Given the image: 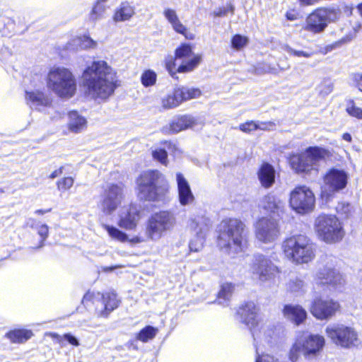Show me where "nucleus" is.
Segmentation results:
<instances>
[{"instance_id":"nucleus-1","label":"nucleus","mask_w":362,"mask_h":362,"mask_svg":"<svg viewBox=\"0 0 362 362\" xmlns=\"http://www.w3.org/2000/svg\"><path fill=\"white\" fill-rule=\"evenodd\" d=\"M81 81L85 96L94 100H106L118 86L116 73L105 61L87 66Z\"/></svg>"},{"instance_id":"nucleus-2","label":"nucleus","mask_w":362,"mask_h":362,"mask_svg":"<svg viewBox=\"0 0 362 362\" xmlns=\"http://www.w3.org/2000/svg\"><path fill=\"white\" fill-rule=\"evenodd\" d=\"M218 246L222 251L235 255L243 250L247 232L242 221L223 219L218 226Z\"/></svg>"},{"instance_id":"nucleus-3","label":"nucleus","mask_w":362,"mask_h":362,"mask_svg":"<svg viewBox=\"0 0 362 362\" xmlns=\"http://www.w3.org/2000/svg\"><path fill=\"white\" fill-rule=\"evenodd\" d=\"M136 183L138 197L144 201H160L168 191V185L164 176L156 170L143 172L137 177Z\"/></svg>"},{"instance_id":"nucleus-4","label":"nucleus","mask_w":362,"mask_h":362,"mask_svg":"<svg viewBox=\"0 0 362 362\" xmlns=\"http://www.w3.org/2000/svg\"><path fill=\"white\" fill-rule=\"evenodd\" d=\"M282 248L285 255L296 264L308 263L315 257L313 245L305 235H296L286 239Z\"/></svg>"},{"instance_id":"nucleus-5","label":"nucleus","mask_w":362,"mask_h":362,"mask_svg":"<svg viewBox=\"0 0 362 362\" xmlns=\"http://www.w3.org/2000/svg\"><path fill=\"white\" fill-rule=\"evenodd\" d=\"M326 150L318 146H310L300 153H293L289 157L291 168L298 174L317 170L318 163L325 158Z\"/></svg>"},{"instance_id":"nucleus-6","label":"nucleus","mask_w":362,"mask_h":362,"mask_svg":"<svg viewBox=\"0 0 362 362\" xmlns=\"http://www.w3.org/2000/svg\"><path fill=\"white\" fill-rule=\"evenodd\" d=\"M192 54V49L189 45L182 44L175 49V59L166 60L165 66L170 76L177 78V73H187L194 70L201 62L202 57L196 55L192 59L185 61V59Z\"/></svg>"},{"instance_id":"nucleus-7","label":"nucleus","mask_w":362,"mask_h":362,"mask_svg":"<svg viewBox=\"0 0 362 362\" xmlns=\"http://www.w3.org/2000/svg\"><path fill=\"white\" fill-rule=\"evenodd\" d=\"M47 84L60 97H71L76 90L72 74L64 68H57L51 71L48 75Z\"/></svg>"},{"instance_id":"nucleus-8","label":"nucleus","mask_w":362,"mask_h":362,"mask_svg":"<svg viewBox=\"0 0 362 362\" xmlns=\"http://www.w3.org/2000/svg\"><path fill=\"white\" fill-rule=\"evenodd\" d=\"M315 227L319 237L327 243L338 242L344 235L342 226L335 216H319L315 220Z\"/></svg>"},{"instance_id":"nucleus-9","label":"nucleus","mask_w":362,"mask_h":362,"mask_svg":"<svg viewBox=\"0 0 362 362\" xmlns=\"http://www.w3.org/2000/svg\"><path fill=\"white\" fill-rule=\"evenodd\" d=\"M175 224V215L168 211L155 213L148 218L146 235L152 240H159L163 234L171 230Z\"/></svg>"},{"instance_id":"nucleus-10","label":"nucleus","mask_w":362,"mask_h":362,"mask_svg":"<svg viewBox=\"0 0 362 362\" xmlns=\"http://www.w3.org/2000/svg\"><path fill=\"white\" fill-rule=\"evenodd\" d=\"M325 339L318 334H310L303 339H298L290 350V359L295 362L303 354L307 358L317 355L325 346Z\"/></svg>"},{"instance_id":"nucleus-11","label":"nucleus","mask_w":362,"mask_h":362,"mask_svg":"<svg viewBox=\"0 0 362 362\" xmlns=\"http://www.w3.org/2000/svg\"><path fill=\"white\" fill-rule=\"evenodd\" d=\"M325 332L335 344L342 348L350 349L360 344L358 333L353 327L344 325H333L327 326Z\"/></svg>"},{"instance_id":"nucleus-12","label":"nucleus","mask_w":362,"mask_h":362,"mask_svg":"<svg viewBox=\"0 0 362 362\" xmlns=\"http://www.w3.org/2000/svg\"><path fill=\"white\" fill-rule=\"evenodd\" d=\"M124 197L122 184H108L101 194L100 207L103 213L110 216L120 206Z\"/></svg>"},{"instance_id":"nucleus-13","label":"nucleus","mask_w":362,"mask_h":362,"mask_svg":"<svg viewBox=\"0 0 362 362\" xmlns=\"http://www.w3.org/2000/svg\"><path fill=\"white\" fill-rule=\"evenodd\" d=\"M315 202L314 194L305 186L296 187L290 194V206L298 214H305L313 211Z\"/></svg>"},{"instance_id":"nucleus-14","label":"nucleus","mask_w":362,"mask_h":362,"mask_svg":"<svg viewBox=\"0 0 362 362\" xmlns=\"http://www.w3.org/2000/svg\"><path fill=\"white\" fill-rule=\"evenodd\" d=\"M250 270L261 281L270 280L278 272V268L269 258L262 254L253 256Z\"/></svg>"},{"instance_id":"nucleus-15","label":"nucleus","mask_w":362,"mask_h":362,"mask_svg":"<svg viewBox=\"0 0 362 362\" xmlns=\"http://www.w3.org/2000/svg\"><path fill=\"white\" fill-rule=\"evenodd\" d=\"M201 95L198 88L185 86L177 87L174 89L172 94L168 95L162 99V106L165 109H171L177 107L183 101L197 98Z\"/></svg>"},{"instance_id":"nucleus-16","label":"nucleus","mask_w":362,"mask_h":362,"mask_svg":"<svg viewBox=\"0 0 362 362\" xmlns=\"http://www.w3.org/2000/svg\"><path fill=\"white\" fill-rule=\"evenodd\" d=\"M190 227L196 236L190 240L189 248L191 252H198L203 247L205 237L211 227L210 221L205 217H197L192 221Z\"/></svg>"},{"instance_id":"nucleus-17","label":"nucleus","mask_w":362,"mask_h":362,"mask_svg":"<svg viewBox=\"0 0 362 362\" xmlns=\"http://www.w3.org/2000/svg\"><path fill=\"white\" fill-rule=\"evenodd\" d=\"M349 175L344 170L330 169L324 177L325 191L339 192L347 185Z\"/></svg>"},{"instance_id":"nucleus-18","label":"nucleus","mask_w":362,"mask_h":362,"mask_svg":"<svg viewBox=\"0 0 362 362\" xmlns=\"http://www.w3.org/2000/svg\"><path fill=\"white\" fill-rule=\"evenodd\" d=\"M279 235V228L274 219L262 218L256 225L257 238L263 243H272Z\"/></svg>"},{"instance_id":"nucleus-19","label":"nucleus","mask_w":362,"mask_h":362,"mask_svg":"<svg viewBox=\"0 0 362 362\" xmlns=\"http://www.w3.org/2000/svg\"><path fill=\"white\" fill-rule=\"evenodd\" d=\"M339 307L338 303L333 300L316 298L312 303L310 312L317 319L325 320L333 316Z\"/></svg>"},{"instance_id":"nucleus-20","label":"nucleus","mask_w":362,"mask_h":362,"mask_svg":"<svg viewBox=\"0 0 362 362\" xmlns=\"http://www.w3.org/2000/svg\"><path fill=\"white\" fill-rule=\"evenodd\" d=\"M316 279L319 284H327L333 287L341 286L344 283V279L340 273L334 268L332 264L328 263L320 267L316 273Z\"/></svg>"},{"instance_id":"nucleus-21","label":"nucleus","mask_w":362,"mask_h":362,"mask_svg":"<svg viewBox=\"0 0 362 362\" xmlns=\"http://www.w3.org/2000/svg\"><path fill=\"white\" fill-rule=\"evenodd\" d=\"M140 218V213L137 206L131 204L120 215L119 226L127 230L134 228Z\"/></svg>"},{"instance_id":"nucleus-22","label":"nucleus","mask_w":362,"mask_h":362,"mask_svg":"<svg viewBox=\"0 0 362 362\" xmlns=\"http://www.w3.org/2000/svg\"><path fill=\"white\" fill-rule=\"evenodd\" d=\"M176 181L180 203L182 206L191 204L194 201V197L188 181L181 173L176 174Z\"/></svg>"},{"instance_id":"nucleus-23","label":"nucleus","mask_w":362,"mask_h":362,"mask_svg":"<svg viewBox=\"0 0 362 362\" xmlns=\"http://www.w3.org/2000/svg\"><path fill=\"white\" fill-rule=\"evenodd\" d=\"M338 14L334 9L319 8L312 13L307 19V23L332 22L337 19Z\"/></svg>"},{"instance_id":"nucleus-24","label":"nucleus","mask_w":362,"mask_h":362,"mask_svg":"<svg viewBox=\"0 0 362 362\" xmlns=\"http://www.w3.org/2000/svg\"><path fill=\"white\" fill-rule=\"evenodd\" d=\"M196 124V120L192 116L183 115L175 119L170 124L169 127L164 128L165 132L171 134H177L182 130L192 127Z\"/></svg>"},{"instance_id":"nucleus-25","label":"nucleus","mask_w":362,"mask_h":362,"mask_svg":"<svg viewBox=\"0 0 362 362\" xmlns=\"http://www.w3.org/2000/svg\"><path fill=\"white\" fill-rule=\"evenodd\" d=\"M25 100L30 108L38 110L50 104L48 97L41 91H25Z\"/></svg>"},{"instance_id":"nucleus-26","label":"nucleus","mask_w":362,"mask_h":362,"mask_svg":"<svg viewBox=\"0 0 362 362\" xmlns=\"http://www.w3.org/2000/svg\"><path fill=\"white\" fill-rule=\"evenodd\" d=\"M283 313L285 317L297 325L302 323L307 317V313L305 309L298 305H286Z\"/></svg>"},{"instance_id":"nucleus-27","label":"nucleus","mask_w":362,"mask_h":362,"mask_svg":"<svg viewBox=\"0 0 362 362\" xmlns=\"http://www.w3.org/2000/svg\"><path fill=\"white\" fill-rule=\"evenodd\" d=\"M258 179L264 188L271 187L275 182L276 171L274 168L268 163H263L258 170Z\"/></svg>"},{"instance_id":"nucleus-28","label":"nucleus","mask_w":362,"mask_h":362,"mask_svg":"<svg viewBox=\"0 0 362 362\" xmlns=\"http://www.w3.org/2000/svg\"><path fill=\"white\" fill-rule=\"evenodd\" d=\"M263 207L268 212L280 216L284 208V203L274 195L269 194L263 199Z\"/></svg>"},{"instance_id":"nucleus-29","label":"nucleus","mask_w":362,"mask_h":362,"mask_svg":"<svg viewBox=\"0 0 362 362\" xmlns=\"http://www.w3.org/2000/svg\"><path fill=\"white\" fill-rule=\"evenodd\" d=\"M307 283L303 276L291 277L287 283V290L296 296L303 295L307 291Z\"/></svg>"},{"instance_id":"nucleus-30","label":"nucleus","mask_w":362,"mask_h":362,"mask_svg":"<svg viewBox=\"0 0 362 362\" xmlns=\"http://www.w3.org/2000/svg\"><path fill=\"white\" fill-rule=\"evenodd\" d=\"M234 291V285L230 283H226L221 285V289L218 293L216 302L223 306H228L232 294Z\"/></svg>"},{"instance_id":"nucleus-31","label":"nucleus","mask_w":362,"mask_h":362,"mask_svg":"<svg viewBox=\"0 0 362 362\" xmlns=\"http://www.w3.org/2000/svg\"><path fill=\"white\" fill-rule=\"evenodd\" d=\"M104 303V311L102 312L103 316L107 317L113 310L119 305V300L117 299V295L115 292H107L102 295Z\"/></svg>"},{"instance_id":"nucleus-32","label":"nucleus","mask_w":362,"mask_h":362,"mask_svg":"<svg viewBox=\"0 0 362 362\" xmlns=\"http://www.w3.org/2000/svg\"><path fill=\"white\" fill-rule=\"evenodd\" d=\"M361 28V24H355V26H353L352 24L349 23L344 24V26L340 29L342 33L346 31L348 32V33L346 34L344 37H341V39L337 42L334 45H332L330 46V49H334L337 45H339L351 41L356 36V34L359 31Z\"/></svg>"},{"instance_id":"nucleus-33","label":"nucleus","mask_w":362,"mask_h":362,"mask_svg":"<svg viewBox=\"0 0 362 362\" xmlns=\"http://www.w3.org/2000/svg\"><path fill=\"white\" fill-rule=\"evenodd\" d=\"M109 8L110 6L107 5V0H97L90 14L91 20L100 21L103 19Z\"/></svg>"},{"instance_id":"nucleus-34","label":"nucleus","mask_w":362,"mask_h":362,"mask_svg":"<svg viewBox=\"0 0 362 362\" xmlns=\"http://www.w3.org/2000/svg\"><path fill=\"white\" fill-rule=\"evenodd\" d=\"M69 129L71 132L74 133H78L86 127V119L80 116L77 112H70L69 114Z\"/></svg>"},{"instance_id":"nucleus-35","label":"nucleus","mask_w":362,"mask_h":362,"mask_svg":"<svg viewBox=\"0 0 362 362\" xmlns=\"http://www.w3.org/2000/svg\"><path fill=\"white\" fill-rule=\"evenodd\" d=\"M33 333L28 329H15L6 334V337L13 343H23L28 340Z\"/></svg>"},{"instance_id":"nucleus-36","label":"nucleus","mask_w":362,"mask_h":362,"mask_svg":"<svg viewBox=\"0 0 362 362\" xmlns=\"http://www.w3.org/2000/svg\"><path fill=\"white\" fill-rule=\"evenodd\" d=\"M133 8L127 3H122L119 9H117L114 15L115 21H126L134 14Z\"/></svg>"},{"instance_id":"nucleus-37","label":"nucleus","mask_w":362,"mask_h":362,"mask_svg":"<svg viewBox=\"0 0 362 362\" xmlns=\"http://www.w3.org/2000/svg\"><path fill=\"white\" fill-rule=\"evenodd\" d=\"M72 43L73 45L78 47L81 49L93 48L96 46V42L86 35L74 38Z\"/></svg>"},{"instance_id":"nucleus-38","label":"nucleus","mask_w":362,"mask_h":362,"mask_svg":"<svg viewBox=\"0 0 362 362\" xmlns=\"http://www.w3.org/2000/svg\"><path fill=\"white\" fill-rule=\"evenodd\" d=\"M103 228L106 230L108 235L113 239L119 240L120 242H125L128 239L127 235L122 232V230H119L115 226L107 225V224H102Z\"/></svg>"},{"instance_id":"nucleus-39","label":"nucleus","mask_w":362,"mask_h":362,"mask_svg":"<svg viewBox=\"0 0 362 362\" xmlns=\"http://www.w3.org/2000/svg\"><path fill=\"white\" fill-rule=\"evenodd\" d=\"M157 333V329L148 325L143 328L138 334L137 339L143 342H147L148 340L155 337Z\"/></svg>"},{"instance_id":"nucleus-40","label":"nucleus","mask_w":362,"mask_h":362,"mask_svg":"<svg viewBox=\"0 0 362 362\" xmlns=\"http://www.w3.org/2000/svg\"><path fill=\"white\" fill-rule=\"evenodd\" d=\"M248 42V37L240 34L234 35L230 40L231 47L236 51L241 50L247 45Z\"/></svg>"},{"instance_id":"nucleus-41","label":"nucleus","mask_w":362,"mask_h":362,"mask_svg":"<svg viewBox=\"0 0 362 362\" xmlns=\"http://www.w3.org/2000/svg\"><path fill=\"white\" fill-rule=\"evenodd\" d=\"M50 335L53 339L57 340V342L61 345V346H63L64 345V340L66 341L70 344L74 345L75 346H79V341L78 339L74 335H72L71 333L64 334L63 337L60 336L57 333H51Z\"/></svg>"},{"instance_id":"nucleus-42","label":"nucleus","mask_w":362,"mask_h":362,"mask_svg":"<svg viewBox=\"0 0 362 362\" xmlns=\"http://www.w3.org/2000/svg\"><path fill=\"white\" fill-rule=\"evenodd\" d=\"M336 210L338 214L344 218H351L354 211V206H352L349 203L344 202H339L336 206Z\"/></svg>"},{"instance_id":"nucleus-43","label":"nucleus","mask_w":362,"mask_h":362,"mask_svg":"<svg viewBox=\"0 0 362 362\" xmlns=\"http://www.w3.org/2000/svg\"><path fill=\"white\" fill-rule=\"evenodd\" d=\"M156 74L153 71L147 70L142 74L141 81L145 87H148L156 83Z\"/></svg>"},{"instance_id":"nucleus-44","label":"nucleus","mask_w":362,"mask_h":362,"mask_svg":"<svg viewBox=\"0 0 362 362\" xmlns=\"http://www.w3.org/2000/svg\"><path fill=\"white\" fill-rule=\"evenodd\" d=\"M346 110L349 115L356 117L357 119H362V109L356 106L354 100L349 102Z\"/></svg>"},{"instance_id":"nucleus-45","label":"nucleus","mask_w":362,"mask_h":362,"mask_svg":"<svg viewBox=\"0 0 362 362\" xmlns=\"http://www.w3.org/2000/svg\"><path fill=\"white\" fill-rule=\"evenodd\" d=\"M284 49L286 52H288L291 56H294V57H303L305 58H309V57H312L314 54L313 52L296 50V49H293L292 47H291L289 45H285L284 47Z\"/></svg>"},{"instance_id":"nucleus-46","label":"nucleus","mask_w":362,"mask_h":362,"mask_svg":"<svg viewBox=\"0 0 362 362\" xmlns=\"http://www.w3.org/2000/svg\"><path fill=\"white\" fill-rule=\"evenodd\" d=\"M36 230H37L38 235L41 237L39 245L37 247H35L36 249H39L44 246V243L48 237L49 227L46 224H42L40 226H38Z\"/></svg>"},{"instance_id":"nucleus-47","label":"nucleus","mask_w":362,"mask_h":362,"mask_svg":"<svg viewBox=\"0 0 362 362\" xmlns=\"http://www.w3.org/2000/svg\"><path fill=\"white\" fill-rule=\"evenodd\" d=\"M173 29L179 33L182 34L185 38L189 40H193L195 37L194 33L188 29L184 25V24H172Z\"/></svg>"},{"instance_id":"nucleus-48","label":"nucleus","mask_w":362,"mask_h":362,"mask_svg":"<svg viewBox=\"0 0 362 362\" xmlns=\"http://www.w3.org/2000/svg\"><path fill=\"white\" fill-rule=\"evenodd\" d=\"M153 157L155 160L166 165L168 160V153L165 149H156L153 151Z\"/></svg>"},{"instance_id":"nucleus-49","label":"nucleus","mask_w":362,"mask_h":362,"mask_svg":"<svg viewBox=\"0 0 362 362\" xmlns=\"http://www.w3.org/2000/svg\"><path fill=\"white\" fill-rule=\"evenodd\" d=\"M327 24H305L303 31H307L313 34L320 33L322 32Z\"/></svg>"},{"instance_id":"nucleus-50","label":"nucleus","mask_w":362,"mask_h":362,"mask_svg":"<svg viewBox=\"0 0 362 362\" xmlns=\"http://www.w3.org/2000/svg\"><path fill=\"white\" fill-rule=\"evenodd\" d=\"M57 187L59 190L70 189L74 185V179L71 177H64L57 182Z\"/></svg>"},{"instance_id":"nucleus-51","label":"nucleus","mask_w":362,"mask_h":362,"mask_svg":"<svg viewBox=\"0 0 362 362\" xmlns=\"http://www.w3.org/2000/svg\"><path fill=\"white\" fill-rule=\"evenodd\" d=\"M240 130L245 133H250L252 131L258 129L257 122L254 121H248L243 124H240Z\"/></svg>"},{"instance_id":"nucleus-52","label":"nucleus","mask_w":362,"mask_h":362,"mask_svg":"<svg viewBox=\"0 0 362 362\" xmlns=\"http://www.w3.org/2000/svg\"><path fill=\"white\" fill-rule=\"evenodd\" d=\"M233 5L230 3L228 4L226 6L219 8L217 11H215L214 13L216 16H226L229 12L233 13Z\"/></svg>"},{"instance_id":"nucleus-53","label":"nucleus","mask_w":362,"mask_h":362,"mask_svg":"<svg viewBox=\"0 0 362 362\" xmlns=\"http://www.w3.org/2000/svg\"><path fill=\"white\" fill-rule=\"evenodd\" d=\"M353 81L355 86L362 92V74L356 73L353 75Z\"/></svg>"},{"instance_id":"nucleus-54","label":"nucleus","mask_w":362,"mask_h":362,"mask_svg":"<svg viewBox=\"0 0 362 362\" xmlns=\"http://www.w3.org/2000/svg\"><path fill=\"white\" fill-rule=\"evenodd\" d=\"M165 16L170 23H175L177 21L175 11L172 9L165 10Z\"/></svg>"},{"instance_id":"nucleus-55","label":"nucleus","mask_w":362,"mask_h":362,"mask_svg":"<svg viewBox=\"0 0 362 362\" xmlns=\"http://www.w3.org/2000/svg\"><path fill=\"white\" fill-rule=\"evenodd\" d=\"M321 87L320 93L327 95L332 91L333 86L331 83H329L327 85L325 83L322 85Z\"/></svg>"},{"instance_id":"nucleus-56","label":"nucleus","mask_w":362,"mask_h":362,"mask_svg":"<svg viewBox=\"0 0 362 362\" xmlns=\"http://www.w3.org/2000/svg\"><path fill=\"white\" fill-rule=\"evenodd\" d=\"M286 19L288 21H296L298 20V13L296 11H289L286 14Z\"/></svg>"},{"instance_id":"nucleus-57","label":"nucleus","mask_w":362,"mask_h":362,"mask_svg":"<svg viewBox=\"0 0 362 362\" xmlns=\"http://www.w3.org/2000/svg\"><path fill=\"white\" fill-rule=\"evenodd\" d=\"M27 227H30L31 228L37 229L38 226V223L34 218H28L25 223Z\"/></svg>"},{"instance_id":"nucleus-58","label":"nucleus","mask_w":362,"mask_h":362,"mask_svg":"<svg viewBox=\"0 0 362 362\" xmlns=\"http://www.w3.org/2000/svg\"><path fill=\"white\" fill-rule=\"evenodd\" d=\"M63 170H64V167H60L59 169L54 170V172H52L50 175L49 176V177L50 179H54L55 177H57V176L60 175L61 174H62L63 173Z\"/></svg>"},{"instance_id":"nucleus-59","label":"nucleus","mask_w":362,"mask_h":362,"mask_svg":"<svg viewBox=\"0 0 362 362\" xmlns=\"http://www.w3.org/2000/svg\"><path fill=\"white\" fill-rule=\"evenodd\" d=\"M273 124V123L272 122H269V124L266 123V122H260V123H257V127H258V129H262V130H266L268 129V126H272Z\"/></svg>"},{"instance_id":"nucleus-60","label":"nucleus","mask_w":362,"mask_h":362,"mask_svg":"<svg viewBox=\"0 0 362 362\" xmlns=\"http://www.w3.org/2000/svg\"><path fill=\"white\" fill-rule=\"evenodd\" d=\"M93 297V293L90 292V291H88L83 296V300H82V303H84V301H87V300H91Z\"/></svg>"},{"instance_id":"nucleus-61","label":"nucleus","mask_w":362,"mask_h":362,"mask_svg":"<svg viewBox=\"0 0 362 362\" xmlns=\"http://www.w3.org/2000/svg\"><path fill=\"white\" fill-rule=\"evenodd\" d=\"M342 139L348 142H351L352 141V136L349 133H344L342 135Z\"/></svg>"},{"instance_id":"nucleus-62","label":"nucleus","mask_w":362,"mask_h":362,"mask_svg":"<svg viewBox=\"0 0 362 362\" xmlns=\"http://www.w3.org/2000/svg\"><path fill=\"white\" fill-rule=\"evenodd\" d=\"M51 210H52L51 209H48L46 210L37 209L35 211V214H38V215H43L46 213L50 212Z\"/></svg>"},{"instance_id":"nucleus-63","label":"nucleus","mask_w":362,"mask_h":362,"mask_svg":"<svg viewBox=\"0 0 362 362\" xmlns=\"http://www.w3.org/2000/svg\"><path fill=\"white\" fill-rule=\"evenodd\" d=\"M301 3L305 5H312L316 3L315 0H299Z\"/></svg>"},{"instance_id":"nucleus-64","label":"nucleus","mask_w":362,"mask_h":362,"mask_svg":"<svg viewBox=\"0 0 362 362\" xmlns=\"http://www.w3.org/2000/svg\"><path fill=\"white\" fill-rule=\"evenodd\" d=\"M357 8H358L361 16H362V3L358 4Z\"/></svg>"}]
</instances>
